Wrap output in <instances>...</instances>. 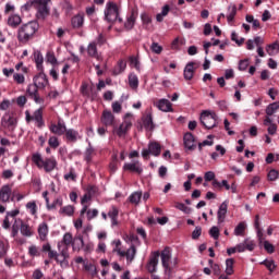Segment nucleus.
<instances>
[{
  "label": "nucleus",
  "mask_w": 279,
  "mask_h": 279,
  "mask_svg": "<svg viewBox=\"0 0 279 279\" xmlns=\"http://www.w3.org/2000/svg\"><path fill=\"white\" fill-rule=\"evenodd\" d=\"M72 27L74 29H80V27L84 26V13H78L74 15L71 20Z\"/></svg>",
  "instance_id": "bb28decb"
},
{
  "label": "nucleus",
  "mask_w": 279,
  "mask_h": 279,
  "mask_svg": "<svg viewBox=\"0 0 279 279\" xmlns=\"http://www.w3.org/2000/svg\"><path fill=\"white\" fill-rule=\"evenodd\" d=\"M26 209L33 217H36L38 213V206L36 205V201H31L26 204Z\"/></svg>",
  "instance_id": "58836bf2"
},
{
  "label": "nucleus",
  "mask_w": 279,
  "mask_h": 279,
  "mask_svg": "<svg viewBox=\"0 0 279 279\" xmlns=\"http://www.w3.org/2000/svg\"><path fill=\"white\" fill-rule=\"evenodd\" d=\"M123 170L132 171V173H137V175H141V173H143V165L141 161L126 162L123 166Z\"/></svg>",
  "instance_id": "4468645a"
},
{
  "label": "nucleus",
  "mask_w": 279,
  "mask_h": 279,
  "mask_svg": "<svg viewBox=\"0 0 279 279\" xmlns=\"http://www.w3.org/2000/svg\"><path fill=\"white\" fill-rule=\"evenodd\" d=\"M154 106H156V108H158V110H160L161 112H173V107L169 99L161 98L154 102Z\"/></svg>",
  "instance_id": "2eb2a0df"
},
{
  "label": "nucleus",
  "mask_w": 279,
  "mask_h": 279,
  "mask_svg": "<svg viewBox=\"0 0 279 279\" xmlns=\"http://www.w3.org/2000/svg\"><path fill=\"white\" fill-rule=\"evenodd\" d=\"M129 85L133 90H136L138 88V76L136 74H130L129 75Z\"/></svg>",
  "instance_id": "79ce46f5"
},
{
  "label": "nucleus",
  "mask_w": 279,
  "mask_h": 279,
  "mask_svg": "<svg viewBox=\"0 0 279 279\" xmlns=\"http://www.w3.org/2000/svg\"><path fill=\"white\" fill-rule=\"evenodd\" d=\"M16 118L10 113H5L2 117L1 125L4 130H8V132H14V130H16Z\"/></svg>",
  "instance_id": "1a4fd4ad"
},
{
  "label": "nucleus",
  "mask_w": 279,
  "mask_h": 279,
  "mask_svg": "<svg viewBox=\"0 0 279 279\" xmlns=\"http://www.w3.org/2000/svg\"><path fill=\"white\" fill-rule=\"evenodd\" d=\"M63 178L66 180V182H75L77 174L75 173V170L71 168L70 171L63 175Z\"/></svg>",
  "instance_id": "a18cd8bd"
},
{
  "label": "nucleus",
  "mask_w": 279,
  "mask_h": 279,
  "mask_svg": "<svg viewBox=\"0 0 279 279\" xmlns=\"http://www.w3.org/2000/svg\"><path fill=\"white\" fill-rule=\"evenodd\" d=\"M279 110V104L278 102H272L267 106L266 108V114L268 117H271L272 114H276V112Z\"/></svg>",
  "instance_id": "ea45409f"
},
{
  "label": "nucleus",
  "mask_w": 279,
  "mask_h": 279,
  "mask_svg": "<svg viewBox=\"0 0 279 279\" xmlns=\"http://www.w3.org/2000/svg\"><path fill=\"white\" fill-rule=\"evenodd\" d=\"M143 197V192H133L130 196H129V202L131 204H134L135 206H138V204H141V198Z\"/></svg>",
  "instance_id": "c9c22d12"
},
{
  "label": "nucleus",
  "mask_w": 279,
  "mask_h": 279,
  "mask_svg": "<svg viewBox=\"0 0 279 279\" xmlns=\"http://www.w3.org/2000/svg\"><path fill=\"white\" fill-rule=\"evenodd\" d=\"M209 234L213 239H219V227H211L209 230Z\"/></svg>",
  "instance_id": "774afa93"
},
{
  "label": "nucleus",
  "mask_w": 279,
  "mask_h": 279,
  "mask_svg": "<svg viewBox=\"0 0 279 279\" xmlns=\"http://www.w3.org/2000/svg\"><path fill=\"white\" fill-rule=\"evenodd\" d=\"M142 123L145 130H154V118L151 117V113L143 116Z\"/></svg>",
  "instance_id": "c756f323"
},
{
  "label": "nucleus",
  "mask_w": 279,
  "mask_h": 279,
  "mask_svg": "<svg viewBox=\"0 0 279 279\" xmlns=\"http://www.w3.org/2000/svg\"><path fill=\"white\" fill-rule=\"evenodd\" d=\"M256 232H257V239L259 243H263L265 241V236L263 234V230H260V217L258 215L255 216V222H254Z\"/></svg>",
  "instance_id": "2f4dec72"
},
{
  "label": "nucleus",
  "mask_w": 279,
  "mask_h": 279,
  "mask_svg": "<svg viewBox=\"0 0 279 279\" xmlns=\"http://www.w3.org/2000/svg\"><path fill=\"white\" fill-rule=\"evenodd\" d=\"M87 53L90 58H96V60H101V56L97 52V43L93 41L87 46Z\"/></svg>",
  "instance_id": "c85d7f7f"
},
{
  "label": "nucleus",
  "mask_w": 279,
  "mask_h": 279,
  "mask_svg": "<svg viewBox=\"0 0 279 279\" xmlns=\"http://www.w3.org/2000/svg\"><path fill=\"white\" fill-rule=\"evenodd\" d=\"M141 20H142V23H143V25H151V16H149V14H147V13H142L141 14Z\"/></svg>",
  "instance_id": "69168bd1"
},
{
  "label": "nucleus",
  "mask_w": 279,
  "mask_h": 279,
  "mask_svg": "<svg viewBox=\"0 0 279 279\" xmlns=\"http://www.w3.org/2000/svg\"><path fill=\"white\" fill-rule=\"evenodd\" d=\"M183 143H184L185 149H190V150L195 149V136H193L192 133L184 134Z\"/></svg>",
  "instance_id": "b1692460"
},
{
  "label": "nucleus",
  "mask_w": 279,
  "mask_h": 279,
  "mask_svg": "<svg viewBox=\"0 0 279 279\" xmlns=\"http://www.w3.org/2000/svg\"><path fill=\"white\" fill-rule=\"evenodd\" d=\"M87 215L88 221L95 219L97 215H99V210L97 209H88V205H84L83 208L81 209V217Z\"/></svg>",
  "instance_id": "393cba45"
},
{
  "label": "nucleus",
  "mask_w": 279,
  "mask_h": 279,
  "mask_svg": "<svg viewBox=\"0 0 279 279\" xmlns=\"http://www.w3.org/2000/svg\"><path fill=\"white\" fill-rule=\"evenodd\" d=\"M38 89H40V88L38 86H36L34 83V84L28 85L26 93L31 97H36V95H38Z\"/></svg>",
  "instance_id": "3c124183"
},
{
  "label": "nucleus",
  "mask_w": 279,
  "mask_h": 279,
  "mask_svg": "<svg viewBox=\"0 0 279 279\" xmlns=\"http://www.w3.org/2000/svg\"><path fill=\"white\" fill-rule=\"evenodd\" d=\"M107 215L111 219V228L119 226V208L117 206H111Z\"/></svg>",
  "instance_id": "4be33fe9"
},
{
  "label": "nucleus",
  "mask_w": 279,
  "mask_h": 279,
  "mask_svg": "<svg viewBox=\"0 0 279 279\" xmlns=\"http://www.w3.org/2000/svg\"><path fill=\"white\" fill-rule=\"evenodd\" d=\"M63 246L69 247L73 243V235L71 233H65L62 239Z\"/></svg>",
  "instance_id": "bf43d9fd"
},
{
  "label": "nucleus",
  "mask_w": 279,
  "mask_h": 279,
  "mask_svg": "<svg viewBox=\"0 0 279 279\" xmlns=\"http://www.w3.org/2000/svg\"><path fill=\"white\" fill-rule=\"evenodd\" d=\"M59 247V263L61 267H69V246H62V244H58Z\"/></svg>",
  "instance_id": "ddd939ff"
},
{
  "label": "nucleus",
  "mask_w": 279,
  "mask_h": 279,
  "mask_svg": "<svg viewBox=\"0 0 279 279\" xmlns=\"http://www.w3.org/2000/svg\"><path fill=\"white\" fill-rule=\"evenodd\" d=\"M278 49H279L278 43L270 44L266 47V51L268 56H276V53H278Z\"/></svg>",
  "instance_id": "c03bdc74"
},
{
  "label": "nucleus",
  "mask_w": 279,
  "mask_h": 279,
  "mask_svg": "<svg viewBox=\"0 0 279 279\" xmlns=\"http://www.w3.org/2000/svg\"><path fill=\"white\" fill-rule=\"evenodd\" d=\"M128 63L124 60L119 61L118 68L113 71L114 75H119L125 71Z\"/></svg>",
  "instance_id": "603ef678"
},
{
  "label": "nucleus",
  "mask_w": 279,
  "mask_h": 279,
  "mask_svg": "<svg viewBox=\"0 0 279 279\" xmlns=\"http://www.w3.org/2000/svg\"><path fill=\"white\" fill-rule=\"evenodd\" d=\"M134 25H136V13L132 11L131 15L126 19L124 23L125 29H133Z\"/></svg>",
  "instance_id": "f704fd0d"
},
{
  "label": "nucleus",
  "mask_w": 279,
  "mask_h": 279,
  "mask_svg": "<svg viewBox=\"0 0 279 279\" xmlns=\"http://www.w3.org/2000/svg\"><path fill=\"white\" fill-rule=\"evenodd\" d=\"M49 1L48 0H37L35 4V10H36V19L38 21H45L47 16H49Z\"/></svg>",
  "instance_id": "423d86ee"
},
{
  "label": "nucleus",
  "mask_w": 279,
  "mask_h": 279,
  "mask_svg": "<svg viewBox=\"0 0 279 279\" xmlns=\"http://www.w3.org/2000/svg\"><path fill=\"white\" fill-rule=\"evenodd\" d=\"M21 23H22L21 15H19V14L10 15L8 19L9 27H19V25H21Z\"/></svg>",
  "instance_id": "72a5a7b5"
},
{
  "label": "nucleus",
  "mask_w": 279,
  "mask_h": 279,
  "mask_svg": "<svg viewBox=\"0 0 279 279\" xmlns=\"http://www.w3.org/2000/svg\"><path fill=\"white\" fill-rule=\"evenodd\" d=\"M159 258H160V252L156 251V252L151 253L149 260L146 265V269H147V271H149V274H156V271H158Z\"/></svg>",
  "instance_id": "9d476101"
},
{
  "label": "nucleus",
  "mask_w": 279,
  "mask_h": 279,
  "mask_svg": "<svg viewBox=\"0 0 279 279\" xmlns=\"http://www.w3.org/2000/svg\"><path fill=\"white\" fill-rule=\"evenodd\" d=\"M184 45V39H181L180 37H177L172 43H171V49L174 51H178L180 49V46Z\"/></svg>",
  "instance_id": "13d9d810"
},
{
  "label": "nucleus",
  "mask_w": 279,
  "mask_h": 279,
  "mask_svg": "<svg viewBox=\"0 0 279 279\" xmlns=\"http://www.w3.org/2000/svg\"><path fill=\"white\" fill-rule=\"evenodd\" d=\"M279 177V172L276 169H272L268 172V180L270 182H276V180H278Z\"/></svg>",
  "instance_id": "338daca9"
},
{
  "label": "nucleus",
  "mask_w": 279,
  "mask_h": 279,
  "mask_svg": "<svg viewBox=\"0 0 279 279\" xmlns=\"http://www.w3.org/2000/svg\"><path fill=\"white\" fill-rule=\"evenodd\" d=\"M201 123L206 130H213L217 126V113L213 111H203L201 113Z\"/></svg>",
  "instance_id": "7ed1b4c3"
},
{
  "label": "nucleus",
  "mask_w": 279,
  "mask_h": 279,
  "mask_svg": "<svg viewBox=\"0 0 279 279\" xmlns=\"http://www.w3.org/2000/svg\"><path fill=\"white\" fill-rule=\"evenodd\" d=\"M28 254H29V256H32V258H36V257L40 256V247H38L36 245H31L28 247Z\"/></svg>",
  "instance_id": "de8ad7c7"
},
{
  "label": "nucleus",
  "mask_w": 279,
  "mask_h": 279,
  "mask_svg": "<svg viewBox=\"0 0 279 279\" xmlns=\"http://www.w3.org/2000/svg\"><path fill=\"white\" fill-rule=\"evenodd\" d=\"M131 117L132 113H126L124 116V121L119 126L113 128V134H117V136L123 138V136H125L132 128V120H130Z\"/></svg>",
  "instance_id": "20e7f679"
},
{
  "label": "nucleus",
  "mask_w": 279,
  "mask_h": 279,
  "mask_svg": "<svg viewBox=\"0 0 279 279\" xmlns=\"http://www.w3.org/2000/svg\"><path fill=\"white\" fill-rule=\"evenodd\" d=\"M112 245H114L112 252L119 256V254H122L121 252L123 248H121V240H113Z\"/></svg>",
  "instance_id": "6e6d98bb"
},
{
  "label": "nucleus",
  "mask_w": 279,
  "mask_h": 279,
  "mask_svg": "<svg viewBox=\"0 0 279 279\" xmlns=\"http://www.w3.org/2000/svg\"><path fill=\"white\" fill-rule=\"evenodd\" d=\"M84 269L85 271H88L90 276H97V266L93 265L92 263H84Z\"/></svg>",
  "instance_id": "37998d69"
},
{
  "label": "nucleus",
  "mask_w": 279,
  "mask_h": 279,
  "mask_svg": "<svg viewBox=\"0 0 279 279\" xmlns=\"http://www.w3.org/2000/svg\"><path fill=\"white\" fill-rule=\"evenodd\" d=\"M46 61L49 64H57L58 63V59H56V54L53 52H47Z\"/></svg>",
  "instance_id": "e2e57ef3"
},
{
  "label": "nucleus",
  "mask_w": 279,
  "mask_h": 279,
  "mask_svg": "<svg viewBox=\"0 0 279 279\" xmlns=\"http://www.w3.org/2000/svg\"><path fill=\"white\" fill-rule=\"evenodd\" d=\"M226 215H228V201H225L219 206L217 211L218 223H223L226 221Z\"/></svg>",
  "instance_id": "412c9836"
},
{
  "label": "nucleus",
  "mask_w": 279,
  "mask_h": 279,
  "mask_svg": "<svg viewBox=\"0 0 279 279\" xmlns=\"http://www.w3.org/2000/svg\"><path fill=\"white\" fill-rule=\"evenodd\" d=\"M226 274L227 276H232L234 274V259L228 258L226 259Z\"/></svg>",
  "instance_id": "e433bc0d"
},
{
  "label": "nucleus",
  "mask_w": 279,
  "mask_h": 279,
  "mask_svg": "<svg viewBox=\"0 0 279 279\" xmlns=\"http://www.w3.org/2000/svg\"><path fill=\"white\" fill-rule=\"evenodd\" d=\"M93 156H95V148L89 145V147L85 150V160L90 162L93 160Z\"/></svg>",
  "instance_id": "5fc2aeb1"
},
{
  "label": "nucleus",
  "mask_w": 279,
  "mask_h": 279,
  "mask_svg": "<svg viewBox=\"0 0 279 279\" xmlns=\"http://www.w3.org/2000/svg\"><path fill=\"white\" fill-rule=\"evenodd\" d=\"M136 246L132 244L126 251H121V254H118L120 258H126V264L132 265L134 258H136Z\"/></svg>",
  "instance_id": "9b49d317"
},
{
  "label": "nucleus",
  "mask_w": 279,
  "mask_h": 279,
  "mask_svg": "<svg viewBox=\"0 0 279 279\" xmlns=\"http://www.w3.org/2000/svg\"><path fill=\"white\" fill-rule=\"evenodd\" d=\"M38 0H28L23 7H22V11L23 12H29V10H32V8L35 10L36 9V3Z\"/></svg>",
  "instance_id": "8fccbe9b"
},
{
  "label": "nucleus",
  "mask_w": 279,
  "mask_h": 279,
  "mask_svg": "<svg viewBox=\"0 0 279 279\" xmlns=\"http://www.w3.org/2000/svg\"><path fill=\"white\" fill-rule=\"evenodd\" d=\"M175 208H178V210H181L182 213H185V215L191 214V207H187L186 205H184V203H178L175 205Z\"/></svg>",
  "instance_id": "680f3d73"
},
{
  "label": "nucleus",
  "mask_w": 279,
  "mask_h": 279,
  "mask_svg": "<svg viewBox=\"0 0 279 279\" xmlns=\"http://www.w3.org/2000/svg\"><path fill=\"white\" fill-rule=\"evenodd\" d=\"M121 104H123V100L112 102L111 108L116 114H119L121 112V110H123V107Z\"/></svg>",
  "instance_id": "4d7b16f0"
},
{
  "label": "nucleus",
  "mask_w": 279,
  "mask_h": 279,
  "mask_svg": "<svg viewBox=\"0 0 279 279\" xmlns=\"http://www.w3.org/2000/svg\"><path fill=\"white\" fill-rule=\"evenodd\" d=\"M38 22L33 21L28 22L20 27L17 31V40L19 43H22L23 45H26V43H29L32 38H34V34L38 32Z\"/></svg>",
  "instance_id": "f257e3e1"
},
{
  "label": "nucleus",
  "mask_w": 279,
  "mask_h": 279,
  "mask_svg": "<svg viewBox=\"0 0 279 279\" xmlns=\"http://www.w3.org/2000/svg\"><path fill=\"white\" fill-rule=\"evenodd\" d=\"M33 162L38 167V169H44L47 173H50V171H53L56 167L58 166V161H56V158H46L43 159V156L40 154L36 153L32 156Z\"/></svg>",
  "instance_id": "f03ea898"
},
{
  "label": "nucleus",
  "mask_w": 279,
  "mask_h": 279,
  "mask_svg": "<svg viewBox=\"0 0 279 279\" xmlns=\"http://www.w3.org/2000/svg\"><path fill=\"white\" fill-rule=\"evenodd\" d=\"M65 137L66 141H70V143H76V141H80V138H82V136H80V132L73 130V129H65Z\"/></svg>",
  "instance_id": "a878e982"
},
{
  "label": "nucleus",
  "mask_w": 279,
  "mask_h": 279,
  "mask_svg": "<svg viewBox=\"0 0 279 279\" xmlns=\"http://www.w3.org/2000/svg\"><path fill=\"white\" fill-rule=\"evenodd\" d=\"M47 234H49V227L47 222H41L38 227V235L40 241H47Z\"/></svg>",
  "instance_id": "cd10ccee"
},
{
  "label": "nucleus",
  "mask_w": 279,
  "mask_h": 279,
  "mask_svg": "<svg viewBox=\"0 0 279 279\" xmlns=\"http://www.w3.org/2000/svg\"><path fill=\"white\" fill-rule=\"evenodd\" d=\"M11 197H12V186H10L9 184L3 185L0 189V202H2L3 204H8Z\"/></svg>",
  "instance_id": "a211bd4d"
},
{
  "label": "nucleus",
  "mask_w": 279,
  "mask_h": 279,
  "mask_svg": "<svg viewBox=\"0 0 279 279\" xmlns=\"http://www.w3.org/2000/svg\"><path fill=\"white\" fill-rule=\"evenodd\" d=\"M33 82L36 86H38L39 90H43V88H47V86H49V80L47 78V75L43 73V71H40L39 74L34 77Z\"/></svg>",
  "instance_id": "dca6fc26"
},
{
  "label": "nucleus",
  "mask_w": 279,
  "mask_h": 279,
  "mask_svg": "<svg viewBox=\"0 0 279 279\" xmlns=\"http://www.w3.org/2000/svg\"><path fill=\"white\" fill-rule=\"evenodd\" d=\"M48 145L53 149H58V147H60V142L58 141V137L51 136L48 141Z\"/></svg>",
  "instance_id": "0e129e2a"
},
{
  "label": "nucleus",
  "mask_w": 279,
  "mask_h": 279,
  "mask_svg": "<svg viewBox=\"0 0 279 279\" xmlns=\"http://www.w3.org/2000/svg\"><path fill=\"white\" fill-rule=\"evenodd\" d=\"M49 130L52 134H57V136H62V134L66 132V124H64L62 120H59L57 124H50Z\"/></svg>",
  "instance_id": "f3484780"
},
{
  "label": "nucleus",
  "mask_w": 279,
  "mask_h": 279,
  "mask_svg": "<svg viewBox=\"0 0 279 279\" xmlns=\"http://www.w3.org/2000/svg\"><path fill=\"white\" fill-rule=\"evenodd\" d=\"M247 228V223L245 222H240L235 228H234V235L235 236H243L245 234V229Z\"/></svg>",
  "instance_id": "4c0bfd02"
},
{
  "label": "nucleus",
  "mask_w": 279,
  "mask_h": 279,
  "mask_svg": "<svg viewBox=\"0 0 279 279\" xmlns=\"http://www.w3.org/2000/svg\"><path fill=\"white\" fill-rule=\"evenodd\" d=\"M254 247H256V244H254V241L244 240L242 243L238 244L235 246L236 252L243 253L245 250H248V252H254Z\"/></svg>",
  "instance_id": "6ab92c4d"
},
{
  "label": "nucleus",
  "mask_w": 279,
  "mask_h": 279,
  "mask_svg": "<svg viewBox=\"0 0 279 279\" xmlns=\"http://www.w3.org/2000/svg\"><path fill=\"white\" fill-rule=\"evenodd\" d=\"M260 265H265V267H267L270 272L276 269V262L272 259H265L260 263Z\"/></svg>",
  "instance_id": "864d4df0"
},
{
  "label": "nucleus",
  "mask_w": 279,
  "mask_h": 279,
  "mask_svg": "<svg viewBox=\"0 0 279 279\" xmlns=\"http://www.w3.org/2000/svg\"><path fill=\"white\" fill-rule=\"evenodd\" d=\"M101 123H104V125H106L107 128L110 125H114V114H112V111L105 110L102 112Z\"/></svg>",
  "instance_id": "5701e85b"
},
{
  "label": "nucleus",
  "mask_w": 279,
  "mask_h": 279,
  "mask_svg": "<svg viewBox=\"0 0 279 279\" xmlns=\"http://www.w3.org/2000/svg\"><path fill=\"white\" fill-rule=\"evenodd\" d=\"M194 73H195V63L194 62L187 63L185 69H184L185 80H193Z\"/></svg>",
  "instance_id": "473e14b6"
},
{
  "label": "nucleus",
  "mask_w": 279,
  "mask_h": 279,
  "mask_svg": "<svg viewBox=\"0 0 279 279\" xmlns=\"http://www.w3.org/2000/svg\"><path fill=\"white\" fill-rule=\"evenodd\" d=\"M259 244L260 245L264 244V250H266V252L268 254H274V252H276V248L274 247V244H271L269 241L265 240V238H264L263 242L259 243Z\"/></svg>",
  "instance_id": "49530a36"
},
{
  "label": "nucleus",
  "mask_w": 279,
  "mask_h": 279,
  "mask_svg": "<svg viewBox=\"0 0 279 279\" xmlns=\"http://www.w3.org/2000/svg\"><path fill=\"white\" fill-rule=\"evenodd\" d=\"M33 121H35V125L39 129L45 128V120L43 119V108H39L34 111L32 116Z\"/></svg>",
  "instance_id": "aec40b11"
},
{
  "label": "nucleus",
  "mask_w": 279,
  "mask_h": 279,
  "mask_svg": "<svg viewBox=\"0 0 279 279\" xmlns=\"http://www.w3.org/2000/svg\"><path fill=\"white\" fill-rule=\"evenodd\" d=\"M161 146L160 144L156 143V142H150L148 144V148H144L142 150V156L143 158H145V160H147V158H149L150 156H160V151H161Z\"/></svg>",
  "instance_id": "6e6552de"
},
{
  "label": "nucleus",
  "mask_w": 279,
  "mask_h": 279,
  "mask_svg": "<svg viewBox=\"0 0 279 279\" xmlns=\"http://www.w3.org/2000/svg\"><path fill=\"white\" fill-rule=\"evenodd\" d=\"M165 274H171V247L166 246L160 254Z\"/></svg>",
  "instance_id": "0eeeda50"
},
{
  "label": "nucleus",
  "mask_w": 279,
  "mask_h": 279,
  "mask_svg": "<svg viewBox=\"0 0 279 279\" xmlns=\"http://www.w3.org/2000/svg\"><path fill=\"white\" fill-rule=\"evenodd\" d=\"M119 20V7L114 2H107L105 9V21L114 23Z\"/></svg>",
  "instance_id": "39448f33"
},
{
  "label": "nucleus",
  "mask_w": 279,
  "mask_h": 279,
  "mask_svg": "<svg viewBox=\"0 0 279 279\" xmlns=\"http://www.w3.org/2000/svg\"><path fill=\"white\" fill-rule=\"evenodd\" d=\"M34 61L36 63L38 71H45V68L43 66L45 58L43 57V53L40 51L34 52Z\"/></svg>",
  "instance_id": "7c9ffc66"
},
{
  "label": "nucleus",
  "mask_w": 279,
  "mask_h": 279,
  "mask_svg": "<svg viewBox=\"0 0 279 279\" xmlns=\"http://www.w3.org/2000/svg\"><path fill=\"white\" fill-rule=\"evenodd\" d=\"M60 215H65L66 217H72L75 213V208L71 205L64 206L59 210Z\"/></svg>",
  "instance_id": "a19ab883"
},
{
  "label": "nucleus",
  "mask_w": 279,
  "mask_h": 279,
  "mask_svg": "<svg viewBox=\"0 0 279 279\" xmlns=\"http://www.w3.org/2000/svg\"><path fill=\"white\" fill-rule=\"evenodd\" d=\"M130 64L131 66H134L136 71H141V61H138V58L130 57Z\"/></svg>",
  "instance_id": "052dcab7"
},
{
  "label": "nucleus",
  "mask_w": 279,
  "mask_h": 279,
  "mask_svg": "<svg viewBox=\"0 0 279 279\" xmlns=\"http://www.w3.org/2000/svg\"><path fill=\"white\" fill-rule=\"evenodd\" d=\"M15 223L20 225V232L22 236H34V229H32V227L28 223L24 222L23 219L16 218Z\"/></svg>",
  "instance_id": "f8f14e48"
},
{
  "label": "nucleus",
  "mask_w": 279,
  "mask_h": 279,
  "mask_svg": "<svg viewBox=\"0 0 279 279\" xmlns=\"http://www.w3.org/2000/svg\"><path fill=\"white\" fill-rule=\"evenodd\" d=\"M234 16H236V5L233 4L229 7V14L227 15L228 23H232Z\"/></svg>",
  "instance_id": "09e8293b"
}]
</instances>
